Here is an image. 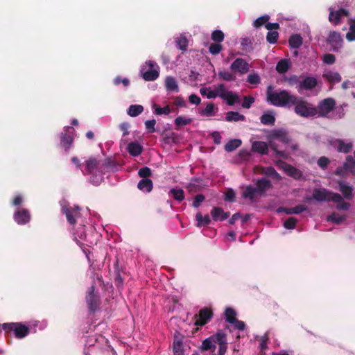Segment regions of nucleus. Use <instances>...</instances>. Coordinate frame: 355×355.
Wrapping results in <instances>:
<instances>
[{
    "label": "nucleus",
    "mask_w": 355,
    "mask_h": 355,
    "mask_svg": "<svg viewBox=\"0 0 355 355\" xmlns=\"http://www.w3.org/2000/svg\"><path fill=\"white\" fill-rule=\"evenodd\" d=\"M82 172L84 175H89V182L95 186L100 184L103 180L101 160L96 157H90L85 160Z\"/></svg>",
    "instance_id": "f257e3e1"
},
{
    "label": "nucleus",
    "mask_w": 355,
    "mask_h": 355,
    "mask_svg": "<svg viewBox=\"0 0 355 355\" xmlns=\"http://www.w3.org/2000/svg\"><path fill=\"white\" fill-rule=\"evenodd\" d=\"M295 96L291 94L286 90H282L279 92L273 91L272 85H269L266 90V101L271 105L277 107H285L291 105L295 102Z\"/></svg>",
    "instance_id": "f03ea898"
},
{
    "label": "nucleus",
    "mask_w": 355,
    "mask_h": 355,
    "mask_svg": "<svg viewBox=\"0 0 355 355\" xmlns=\"http://www.w3.org/2000/svg\"><path fill=\"white\" fill-rule=\"evenodd\" d=\"M255 184L256 187L252 185H248L245 187L242 194L244 198H248L252 201L254 200L256 195L262 196L268 189L272 187L270 180L264 178L258 179Z\"/></svg>",
    "instance_id": "7ed1b4c3"
},
{
    "label": "nucleus",
    "mask_w": 355,
    "mask_h": 355,
    "mask_svg": "<svg viewBox=\"0 0 355 355\" xmlns=\"http://www.w3.org/2000/svg\"><path fill=\"white\" fill-rule=\"evenodd\" d=\"M294 101L291 105H295L294 111L297 115L309 118L315 116L318 114L317 108L302 98L295 96Z\"/></svg>",
    "instance_id": "20e7f679"
},
{
    "label": "nucleus",
    "mask_w": 355,
    "mask_h": 355,
    "mask_svg": "<svg viewBox=\"0 0 355 355\" xmlns=\"http://www.w3.org/2000/svg\"><path fill=\"white\" fill-rule=\"evenodd\" d=\"M6 334L13 332L15 338L21 339L28 335L30 328L21 322H8L1 324Z\"/></svg>",
    "instance_id": "39448f33"
},
{
    "label": "nucleus",
    "mask_w": 355,
    "mask_h": 355,
    "mask_svg": "<svg viewBox=\"0 0 355 355\" xmlns=\"http://www.w3.org/2000/svg\"><path fill=\"white\" fill-rule=\"evenodd\" d=\"M141 73L146 81H153L159 76V67L155 62L149 60L146 62V65L141 69Z\"/></svg>",
    "instance_id": "423d86ee"
},
{
    "label": "nucleus",
    "mask_w": 355,
    "mask_h": 355,
    "mask_svg": "<svg viewBox=\"0 0 355 355\" xmlns=\"http://www.w3.org/2000/svg\"><path fill=\"white\" fill-rule=\"evenodd\" d=\"M214 313L211 308L204 307L201 309L198 313L193 316L194 325L197 327H202L207 324L213 318Z\"/></svg>",
    "instance_id": "0eeeda50"
},
{
    "label": "nucleus",
    "mask_w": 355,
    "mask_h": 355,
    "mask_svg": "<svg viewBox=\"0 0 355 355\" xmlns=\"http://www.w3.org/2000/svg\"><path fill=\"white\" fill-rule=\"evenodd\" d=\"M214 345H218V355H225L227 349V335L222 331L209 336Z\"/></svg>",
    "instance_id": "6e6552de"
},
{
    "label": "nucleus",
    "mask_w": 355,
    "mask_h": 355,
    "mask_svg": "<svg viewBox=\"0 0 355 355\" xmlns=\"http://www.w3.org/2000/svg\"><path fill=\"white\" fill-rule=\"evenodd\" d=\"M94 286H91L86 295V302L91 313H94L101 304L100 297L97 293H94Z\"/></svg>",
    "instance_id": "1a4fd4ad"
},
{
    "label": "nucleus",
    "mask_w": 355,
    "mask_h": 355,
    "mask_svg": "<svg viewBox=\"0 0 355 355\" xmlns=\"http://www.w3.org/2000/svg\"><path fill=\"white\" fill-rule=\"evenodd\" d=\"M336 101L332 98H327L322 101L316 107L319 116H327L334 109Z\"/></svg>",
    "instance_id": "9d476101"
},
{
    "label": "nucleus",
    "mask_w": 355,
    "mask_h": 355,
    "mask_svg": "<svg viewBox=\"0 0 355 355\" xmlns=\"http://www.w3.org/2000/svg\"><path fill=\"white\" fill-rule=\"evenodd\" d=\"M80 208L78 206L73 207H63L62 209V212L65 214L66 218L69 223L71 225L76 224V218L80 216Z\"/></svg>",
    "instance_id": "9b49d317"
},
{
    "label": "nucleus",
    "mask_w": 355,
    "mask_h": 355,
    "mask_svg": "<svg viewBox=\"0 0 355 355\" xmlns=\"http://www.w3.org/2000/svg\"><path fill=\"white\" fill-rule=\"evenodd\" d=\"M348 15L349 11L345 8H340L335 10L333 8H329V21L334 25L340 24L341 19Z\"/></svg>",
    "instance_id": "f8f14e48"
},
{
    "label": "nucleus",
    "mask_w": 355,
    "mask_h": 355,
    "mask_svg": "<svg viewBox=\"0 0 355 355\" xmlns=\"http://www.w3.org/2000/svg\"><path fill=\"white\" fill-rule=\"evenodd\" d=\"M336 193L330 191L326 189H315L313 191L312 198L317 201H331V196Z\"/></svg>",
    "instance_id": "ddd939ff"
},
{
    "label": "nucleus",
    "mask_w": 355,
    "mask_h": 355,
    "mask_svg": "<svg viewBox=\"0 0 355 355\" xmlns=\"http://www.w3.org/2000/svg\"><path fill=\"white\" fill-rule=\"evenodd\" d=\"M231 70L245 74L249 71L248 63L243 58H236L230 66Z\"/></svg>",
    "instance_id": "4468645a"
},
{
    "label": "nucleus",
    "mask_w": 355,
    "mask_h": 355,
    "mask_svg": "<svg viewBox=\"0 0 355 355\" xmlns=\"http://www.w3.org/2000/svg\"><path fill=\"white\" fill-rule=\"evenodd\" d=\"M14 220L19 225H25L31 220V214L26 209H18L14 214Z\"/></svg>",
    "instance_id": "2eb2a0df"
},
{
    "label": "nucleus",
    "mask_w": 355,
    "mask_h": 355,
    "mask_svg": "<svg viewBox=\"0 0 355 355\" xmlns=\"http://www.w3.org/2000/svg\"><path fill=\"white\" fill-rule=\"evenodd\" d=\"M331 145L336 148L338 153H348L353 148V143H345L344 140L340 139H335L331 142Z\"/></svg>",
    "instance_id": "dca6fc26"
},
{
    "label": "nucleus",
    "mask_w": 355,
    "mask_h": 355,
    "mask_svg": "<svg viewBox=\"0 0 355 355\" xmlns=\"http://www.w3.org/2000/svg\"><path fill=\"white\" fill-rule=\"evenodd\" d=\"M327 42L333 47L334 51H337L342 45L343 39L339 33L331 31L329 33Z\"/></svg>",
    "instance_id": "f3484780"
},
{
    "label": "nucleus",
    "mask_w": 355,
    "mask_h": 355,
    "mask_svg": "<svg viewBox=\"0 0 355 355\" xmlns=\"http://www.w3.org/2000/svg\"><path fill=\"white\" fill-rule=\"evenodd\" d=\"M270 138L271 139H277L284 144H288L291 141L288 132L282 129L272 130L270 135Z\"/></svg>",
    "instance_id": "a211bd4d"
},
{
    "label": "nucleus",
    "mask_w": 355,
    "mask_h": 355,
    "mask_svg": "<svg viewBox=\"0 0 355 355\" xmlns=\"http://www.w3.org/2000/svg\"><path fill=\"white\" fill-rule=\"evenodd\" d=\"M103 175L110 171H116L119 168V165L116 161L111 158H106L101 160Z\"/></svg>",
    "instance_id": "6ab92c4d"
},
{
    "label": "nucleus",
    "mask_w": 355,
    "mask_h": 355,
    "mask_svg": "<svg viewBox=\"0 0 355 355\" xmlns=\"http://www.w3.org/2000/svg\"><path fill=\"white\" fill-rule=\"evenodd\" d=\"M317 85L318 80L312 76H307L300 83L299 90H311L314 89Z\"/></svg>",
    "instance_id": "aec40b11"
},
{
    "label": "nucleus",
    "mask_w": 355,
    "mask_h": 355,
    "mask_svg": "<svg viewBox=\"0 0 355 355\" xmlns=\"http://www.w3.org/2000/svg\"><path fill=\"white\" fill-rule=\"evenodd\" d=\"M251 150L261 155L268 154V145L265 141H256L252 142Z\"/></svg>",
    "instance_id": "412c9836"
},
{
    "label": "nucleus",
    "mask_w": 355,
    "mask_h": 355,
    "mask_svg": "<svg viewBox=\"0 0 355 355\" xmlns=\"http://www.w3.org/2000/svg\"><path fill=\"white\" fill-rule=\"evenodd\" d=\"M211 215L214 220H224L230 216V212H225L220 207H214L211 211Z\"/></svg>",
    "instance_id": "4be33fe9"
},
{
    "label": "nucleus",
    "mask_w": 355,
    "mask_h": 355,
    "mask_svg": "<svg viewBox=\"0 0 355 355\" xmlns=\"http://www.w3.org/2000/svg\"><path fill=\"white\" fill-rule=\"evenodd\" d=\"M258 173L260 174L265 175L268 177H271L276 180H280L282 179L281 175L277 172L275 168L272 166L263 167L261 166L259 168Z\"/></svg>",
    "instance_id": "5701e85b"
},
{
    "label": "nucleus",
    "mask_w": 355,
    "mask_h": 355,
    "mask_svg": "<svg viewBox=\"0 0 355 355\" xmlns=\"http://www.w3.org/2000/svg\"><path fill=\"white\" fill-rule=\"evenodd\" d=\"M72 129L70 127H67L65 130L64 133H61V141L60 144L62 147L65 148L66 150H69L73 144V139L71 135L68 134L69 130Z\"/></svg>",
    "instance_id": "b1692460"
},
{
    "label": "nucleus",
    "mask_w": 355,
    "mask_h": 355,
    "mask_svg": "<svg viewBox=\"0 0 355 355\" xmlns=\"http://www.w3.org/2000/svg\"><path fill=\"white\" fill-rule=\"evenodd\" d=\"M219 97L226 101L227 105L232 106L236 103L239 102V98L237 94L232 91H227L226 94H220Z\"/></svg>",
    "instance_id": "393cba45"
},
{
    "label": "nucleus",
    "mask_w": 355,
    "mask_h": 355,
    "mask_svg": "<svg viewBox=\"0 0 355 355\" xmlns=\"http://www.w3.org/2000/svg\"><path fill=\"white\" fill-rule=\"evenodd\" d=\"M331 201L337 203L336 208L339 210H348L350 207L349 203L345 202L342 196L338 193L331 196Z\"/></svg>",
    "instance_id": "a878e982"
},
{
    "label": "nucleus",
    "mask_w": 355,
    "mask_h": 355,
    "mask_svg": "<svg viewBox=\"0 0 355 355\" xmlns=\"http://www.w3.org/2000/svg\"><path fill=\"white\" fill-rule=\"evenodd\" d=\"M307 209V207L303 205H298L294 207L285 208L279 207L278 211H284L286 214H299Z\"/></svg>",
    "instance_id": "bb28decb"
},
{
    "label": "nucleus",
    "mask_w": 355,
    "mask_h": 355,
    "mask_svg": "<svg viewBox=\"0 0 355 355\" xmlns=\"http://www.w3.org/2000/svg\"><path fill=\"white\" fill-rule=\"evenodd\" d=\"M127 150L132 156H139L143 151L142 146L137 141H132L128 144Z\"/></svg>",
    "instance_id": "cd10ccee"
},
{
    "label": "nucleus",
    "mask_w": 355,
    "mask_h": 355,
    "mask_svg": "<svg viewBox=\"0 0 355 355\" xmlns=\"http://www.w3.org/2000/svg\"><path fill=\"white\" fill-rule=\"evenodd\" d=\"M153 181L148 178L141 179L137 184V188L139 190L147 193L150 192L153 189Z\"/></svg>",
    "instance_id": "c85d7f7f"
},
{
    "label": "nucleus",
    "mask_w": 355,
    "mask_h": 355,
    "mask_svg": "<svg viewBox=\"0 0 355 355\" xmlns=\"http://www.w3.org/2000/svg\"><path fill=\"white\" fill-rule=\"evenodd\" d=\"M322 76L331 83H338L342 79L339 73L331 71H326Z\"/></svg>",
    "instance_id": "c756f323"
},
{
    "label": "nucleus",
    "mask_w": 355,
    "mask_h": 355,
    "mask_svg": "<svg viewBox=\"0 0 355 355\" xmlns=\"http://www.w3.org/2000/svg\"><path fill=\"white\" fill-rule=\"evenodd\" d=\"M340 187V191L343 193V196L349 200L353 198V188L351 186L346 185L343 182H338Z\"/></svg>",
    "instance_id": "7c9ffc66"
},
{
    "label": "nucleus",
    "mask_w": 355,
    "mask_h": 355,
    "mask_svg": "<svg viewBox=\"0 0 355 355\" xmlns=\"http://www.w3.org/2000/svg\"><path fill=\"white\" fill-rule=\"evenodd\" d=\"M245 119V116L243 114H241L238 112L230 111L227 112L225 116V121L228 122L234 121L237 122L239 121H244Z\"/></svg>",
    "instance_id": "2f4dec72"
},
{
    "label": "nucleus",
    "mask_w": 355,
    "mask_h": 355,
    "mask_svg": "<svg viewBox=\"0 0 355 355\" xmlns=\"http://www.w3.org/2000/svg\"><path fill=\"white\" fill-rule=\"evenodd\" d=\"M268 145V147H270L275 152L276 157L282 158V159H287L288 158V154L285 151L279 150L278 146L275 141L270 140Z\"/></svg>",
    "instance_id": "473e14b6"
},
{
    "label": "nucleus",
    "mask_w": 355,
    "mask_h": 355,
    "mask_svg": "<svg viewBox=\"0 0 355 355\" xmlns=\"http://www.w3.org/2000/svg\"><path fill=\"white\" fill-rule=\"evenodd\" d=\"M165 85L167 90L178 92L179 87L175 78L172 76L167 77L165 80Z\"/></svg>",
    "instance_id": "72a5a7b5"
},
{
    "label": "nucleus",
    "mask_w": 355,
    "mask_h": 355,
    "mask_svg": "<svg viewBox=\"0 0 355 355\" xmlns=\"http://www.w3.org/2000/svg\"><path fill=\"white\" fill-rule=\"evenodd\" d=\"M197 221V227L207 226L210 224L211 219L208 214L203 216L200 212H198L196 215Z\"/></svg>",
    "instance_id": "f704fd0d"
},
{
    "label": "nucleus",
    "mask_w": 355,
    "mask_h": 355,
    "mask_svg": "<svg viewBox=\"0 0 355 355\" xmlns=\"http://www.w3.org/2000/svg\"><path fill=\"white\" fill-rule=\"evenodd\" d=\"M122 273L124 272L119 268L118 262L116 263V268L114 270L115 277L114 282L115 285L117 288H121L123 285V277L122 276Z\"/></svg>",
    "instance_id": "c9c22d12"
},
{
    "label": "nucleus",
    "mask_w": 355,
    "mask_h": 355,
    "mask_svg": "<svg viewBox=\"0 0 355 355\" xmlns=\"http://www.w3.org/2000/svg\"><path fill=\"white\" fill-rule=\"evenodd\" d=\"M290 60L288 59L280 60L276 66V70L279 73H286L290 67Z\"/></svg>",
    "instance_id": "e433bc0d"
},
{
    "label": "nucleus",
    "mask_w": 355,
    "mask_h": 355,
    "mask_svg": "<svg viewBox=\"0 0 355 355\" xmlns=\"http://www.w3.org/2000/svg\"><path fill=\"white\" fill-rule=\"evenodd\" d=\"M345 168L347 172L355 174V159L351 155H347L345 162L343 163Z\"/></svg>",
    "instance_id": "4c0bfd02"
},
{
    "label": "nucleus",
    "mask_w": 355,
    "mask_h": 355,
    "mask_svg": "<svg viewBox=\"0 0 355 355\" xmlns=\"http://www.w3.org/2000/svg\"><path fill=\"white\" fill-rule=\"evenodd\" d=\"M289 46L292 49H298L302 44V37L300 35H293L288 40Z\"/></svg>",
    "instance_id": "58836bf2"
},
{
    "label": "nucleus",
    "mask_w": 355,
    "mask_h": 355,
    "mask_svg": "<svg viewBox=\"0 0 355 355\" xmlns=\"http://www.w3.org/2000/svg\"><path fill=\"white\" fill-rule=\"evenodd\" d=\"M242 144L241 139H234L230 140L225 146L224 148L226 152H232L238 148Z\"/></svg>",
    "instance_id": "ea45409f"
},
{
    "label": "nucleus",
    "mask_w": 355,
    "mask_h": 355,
    "mask_svg": "<svg viewBox=\"0 0 355 355\" xmlns=\"http://www.w3.org/2000/svg\"><path fill=\"white\" fill-rule=\"evenodd\" d=\"M236 313L235 310L232 308L228 307L226 308L225 311V320L230 323H234L236 320Z\"/></svg>",
    "instance_id": "a19ab883"
},
{
    "label": "nucleus",
    "mask_w": 355,
    "mask_h": 355,
    "mask_svg": "<svg viewBox=\"0 0 355 355\" xmlns=\"http://www.w3.org/2000/svg\"><path fill=\"white\" fill-rule=\"evenodd\" d=\"M215 110H218L217 107H215V105L214 103H208L206 106V107L203 110H202L200 112V114L201 115H204L206 116H213L215 115L216 112Z\"/></svg>",
    "instance_id": "79ce46f5"
},
{
    "label": "nucleus",
    "mask_w": 355,
    "mask_h": 355,
    "mask_svg": "<svg viewBox=\"0 0 355 355\" xmlns=\"http://www.w3.org/2000/svg\"><path fill=\"white\" fill-rule=\"evenodd\" d=\"M216 345H214L210 338L208 337L205 340H204L202 343L201 349L202 351H211V352H214L216 350Z\"/></svg>",
    "instance_id": "37998d69"
},
{
    "label": "nucleus",
    "mask_w": 355,
    "mask_h": 355,
    "mask_svg": "<svg viewBox=\"0 0 355 355\" xmlns=\"http://www.w3.org/2000/svg\"><path fill=\"white\" fill-rule=\"evenodd\" d=\"M144 110V107L141 105H131L128 111V114L132 117L137 116Z\"/></svg>",
    "instance_id": "c03bdc74"
},
{
    "label": "nucleus",
    "mask_w": 355,
    "mask_h": 355,
    "mask_svg": "<svg viewBox=\"0 0 355 355\" xmlns=\"http://www.w3.org/2000/svg\"><path fill=\"white\" fill-rule=\"evenodd\" d=\"M169 194H171L175 200L179 202L184 199V192L181 189H171L169 191Z\"/></svg>",
    "instance_id": "a18cd8bd"
},
{
    "label": "nucleus",
    "mask_w": 355,
    "mask_h": 355,
    "mask_svg": "<svg viewBox=\"0 0 355 355\" xmlns=\"http://www.w3.org/2000/svg\"><path fill=\"white\" fill-rule=\"evenodd\" d=\"M241 46L242 50L245 53H248L252 51V44L250 41V40L248 37L242 38L241 41Z\"/></svg>",
    "instance_id": "49530a36"
},
{
    "label": "nucleus",
    "mask_w": 355,
    "mask_h": 355,
    "mask_svg": "<svg viewBox=\"0 0 355 355\" xmlns=\"http://www.w3.org/2000/svg\"><path fill=\"white\" fill-rule=\"evenodd\" d=\"M260 121L263 125H274L275 118L272 114L266 113L261 116Z\"/></svg>",
    "instance_id": "de8ad7c7"
},
{
    "label": "nucleus",
    "mask_w": 355,
    "mask_h": 355,
    "mask_svg": "<svg viewBox=\"0 0 355 355\" xmlns=\"http://www.w3.org/2000/svg\"><path fill=\"white\" fill-rule=\"evenodd\" d=\"M345 220V217L343 216H340L337 213H332L327 217L328 221H331L335 224L339 225L343 223Z\"/></svg>",
    "instance_id": "09e8293b"
},
{
    "label": "nucleus",
    "mask_w": 355,
    "mask_h": 355,
    "mask_svg": "<svg viewBox=\"0 0 355 355\" xmlns=\"http://www.w3.org/2000/svg\"><path fill=\"white\" fill-rule=\"evenodd\" d=\"M211 38L216 43H220L224 40L225 35L222 31L215 30L212 32Z\"/></svg>",
    "instance_id": "8fccbe9b"
},
{
    "label": "nucleus",
    "mask_w": 355,
    "mask_h": 355,
    "mask_svg": "<svg viewBox=\"0 0 355 355\" xmlns=\"http://www.w3.org/2000/svg\"><path fill=\"white\" fill-rule=\"evenodd\" d=\"M200 93L202 96H206L208 98H214L218 96L216 92L207 87H202L200 89Z\"/></svg>",
    "instance_id": "3c124183"
},
{
    "label": "nucleus",
    "mask_w": 355,
    "mask_h": 355,
    "mask_svg": "<svg viewBox=\"0 0 355 355\" xmlns=\"http://www.w3.org/2000/svg\"><path fill=\"white\" fill-rule=\"evenodd\" d=\"M270 17L267 15H263L259 18H257L255 21L253 22V26L255 28H260L263 25H266L269 20Z\"/></svg>",
    "instance_id": "603ef678"
},
{
    "label": "nucleus",
    "mask_w": 355,
    "mask_h": 355,
    "mask_svg": "<svg viewBox=\"0 0 355 355\" xmlns=\"http://www.w3.org/2000/svg\"><path fill=\"white\" fill-rule=\"evenodd\" d=\"M286 171L288 175L294 178H298L301 175L300 171L291 165L286 166Z\"/></svg>",
    "instance_id": "864d4df0"
},
{
    "label": "nucleus",
    "mask_w": 355,
    "mask_h": 355,
    "mask_svg": "<svg viewBox=\"0 0 355 355\" xmlns=\"http://www.w3.org/2000/svg\"><path fill=\"white\" fill-rule=\"evenodd\" d=\"M176 46L179 49L186 51L188 46V40L187 37L185 36H181L176 41Z\"/></svg>",
    "instance_id": "5fc2aeb1"
},
{
    "label": "nucleus",
    "mask_w": 355,
    "mask_h": 355,
    "mask_svg": "<svg viewBox=\"0 0 355 355\" xmlns=\"http://www.w3.org/2000/svg\"><path fill=\"white\" fill-rule=\"evenodd\" d=\"M191 121L192 120L191 119H187L182 116H179L175 119V124L177 127H180L189 125Z\"/></svg>",
    "instance_id": "6e6d98bb"
},
{
    "label": "nucleus",
    "mask_w": 355,
    "mask_h": 355,
    "mask_svg": "<svg viewBox=\"0 0 355 355\" xmlns=\"http://www.w3.org/2000/svg\"><path fill=\"white\" fill-rule=\"evenodd\" d=\"M278 37L279 33L277 31H268L266 35V40L270 44H275Z\"/></svg>",
    "instance_id": "4d7b16f0"
},
{
    "label": "nucleus",
    "mask_w": 355,
    "mask_h": 355,
    "mask_svg": "<svg viewBox=\"0 0 355 355\" xmlns=\"http://www.w3.org/2000/svg\"><path fill=\"white\" fill-rule=\"evenodd\" d=\"M218 76L225 81H232L236 79V76L229 71H219Z\"/></svg>",
    "instance_id": "13d9d810"
},
{
    "label": "nucleus",
    "mask_w": 355,
    "mask_h": 355,
    "mask_svg": "<svg viewBox=\"0 0 355 355\" xmlns=\"http://www.w3.org/2000/svg\"><path fill=\"white\" fill-rule=\"evenodd\" d=\"M223 49V46L219 43H212L209 47V51L212 55L218 54Z\"/></svg>",
    "instance_id": "bf43d9fd"
},
{
    "label": "nucleus",
    "mask_w": 355,
    "mask_h": 355,
    "mask_svg": "<svg viewBox=\"0 0 355 355\" xmlns=\"http://www.w3.org/2000/svg\"><path fill=\"white\" fill-rule=\"evenodd\" d=\"M138 175L142 179L148 178L152 175L151 169L147 166L142 167L139 170Z\"/></svg>",
    "instance_id": "052dcab7"
},
{
    "label": "nucleus",
    "mask_w": 355,
    "mask_h": 355,
    "mask_svg": "<svg viewBox=\"0 0 355 355\" xmlns=\"http://www.w3.org/2000/svg\"><path fill=\"white\" fill-rule=\"evenodd\" d=\"M247 81L248 83L252 84V85H257L260 83L261 79L259 76L256 73H250L247 77Z\"/></svg>",
    "instance_id": "680f3d73"
},
{
    "label": "nucleus",
    "mask_w": 355,
    "mask_h": 355,
    "mask_svg": "<svg viewBox=\"0 0 355 355\" xmlns=\"http://www.w3.org/2000/svg\"><path fill=\"white\" fill-rule=\"evenodd\" d=\"M297 219L294 217H290L284 223V226L285 228L288 230H292L295 227L297 223Z\"/></svg>",
    "instance_id": "e2e57ef3"
},
{
    "label": "nucleus",
    "mask_w": 355,
    "mask_h": 355,
    "mask_svg": "<svg viewBox=\"0 0 355 355\" xmlns=\"http://www.w3.org/2000/svg\"><path fill=\"white\" fill-rule=\"evenodd\" d=\"M330 163V160L325 156L320 157L318 160V166L323 170L326 169Z\"/></svg>",
    "instance_id": "0e129e2a"
},
{
    "label": "nucleus",
    "mask_w": 355,
    "mask_h": 355,
    "mask_svg": "<svg viewBox=\"0 0 355 355\" xmlns=\"http://www.w3.org/2000/svg\"><path fill=\"white\" fill-rule=\"evenodd\" d=\"M205 197L203 194H198L196 195L192 203V206L195 208H198L200 207V204L205 200Z\"/></svg>",
    "instance_id": "69168bd1"
},
{
    "label": "nucleus",
    "mask_w": 355,
    "mask_h": 355,
    "mask_svg": "<svg viewBox=\"0 0 355 355\" xmlns=\"http://www.w3.org/2000/svg\"><path fill=\"white\" fill-rule=\"evenodd\" d=\"M254 102V98L252 96H244L242 107L249 109L252 104Z\"/></svg>",
    "instance_id": "338daca9"
},
{
    "label": "nucleus",
    "mask_w": 355,
    "mask_h": 355,
    "mask_svg": "<svg viewBox=\"0 0 355 355\" xmlns=\"http://www.w3.org/2000/svg\"><path fill=\"white\" fill-rule=\"evenodd\" d=\"M322 60L327 64H332L336 61V57L333 54L327 53L323 56Z\"/></svg>",
    "instance_id": "774afa93"
}]
</instances>
